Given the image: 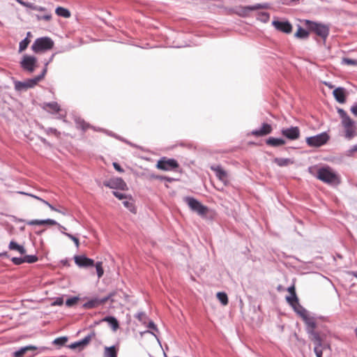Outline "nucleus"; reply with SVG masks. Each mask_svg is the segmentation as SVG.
Listing matches in <instances>:
<instances>
[{"instance_id": "1", "label": "nucleus", "mask_w": 357, "mask_h": 357, "mask_svg": "<svg viewBox=\"0 0 357 357\" xmlns=\"http://www.w3.org/2000/svg\"><path fill=\"white\" fill-rule=\"evenodd\" d=\"M314 167H310L309 172L321 181L332 185L337 186L341 183L340 174L328 165H324L317 169L316 174L312 172Z\"/></svg>"}, {"instance_id": "2", "label": "nucleus", "mask_w": 357, "mask_h": 357, "mask_svg": "<svg viewBox=\"0 0 357 357\" xmlns=\"http://www.w3.org/2000/svg\"><path fill=\"white\" fill-rule=\"evenodd\" d=\"M337 113L341 119L342 126L344 130V137L350 140L357 135L356 123L343 109H338Z\"/></svg>"}, {"instance_id": "3", "label": "nucleus", "mask_w": 357, "mask_h": 357, "mask_svg": "<svg viewBox=\"0 0 357 357\" xmlns=\"http://www.w3.org/2000/svg\"><path fill=\"white\" fill-rule=\"evenodd\" d=\"M311 341L314 344V351L317 357H331V349L330 345L324 342L320 336H313Z\"/></svg>"}, {"instance_id": "4", "label": "nucleus", "mask_w": 357, "mask_h": 357, "mask_svg": "<svg viewBox=\"0 0 357 357\" xmlns=\"http://www.w3.org/2000/svg\"><path fill=\"white\" fill-rule=\"evenodd\" d=\"M54 41L49 37H41L35 40L31 50L34 53H43L50 50L54 47Z\"/></svg>"}, {"instance_id": "5", "label": "nucleus", "mask_w": 357, "mask_h": 357, "mask_svg": "<svg viewBox=\"0 0 357 357\" xmlns=\"http://www.w3.org/2000/svg\"><path fill=\"white\" fill-rule=\"evenodd\" d=\"M305 24L310 31L326 40L329 34L328 26L310 20H305Z\"/></svg>"}, {"instance_id": "6", "label": "nucleus", "mask_w": 357, "mask_h": 357, "mask_svg": "<svg viewBox=\"0 0 357 357\" xmlns=\"http://www.w3.org/2000/svg\"><path fill=\"white\" fill-rule=\"evenodd\" d=\"M184 200L190 208L197 212L199 215H204L208 212L207 207L202 204L197 199L193 197H186Z\"/></svg>"}, {"instance_id": "7", "label": "nucleus", "mask_w": 357, "mask_h": 357, "mask_svg": "<svg viewBox=\"0 0 357 357\" xmlns=\"http://www.w3.org/2000/svg\"><path fill=\"white\" fill-rule=\"evenodd\" d=\"M20 66L23 70L33 73L38 66L37 59L34 56L24 54L20 61Z\"/></svg>"}, {"instance_id": "8", "label": "nucleus", "mask_w": 357, "mask_h": 357, "mask_svg": "<svg viewBox=\"0 0 357 357\" xmlns=\"http://www.w3.org/2000/svg\"><path fill=\"white\" fill-rule=\"evenodd\" d=\"M329 139V136L326 132H321L315 136L306 138V143L311 147H319L325 144Z\"/></svg>"}, {"instance_id": "9", "label": "nucleus", "mask_w": 357, "mask_h": 357, "mask_svg": "<svg viewBox=\"0 0 357 357\" xmlns=\"http://www.w3.org/2000/svg\"><path fill=\"white\" fill-rule=\"evenodd\" d=\"M178 167L177 161L174 159L162 158L157 162L156 167L164 171H172Z\"/></svg>"}, {"instance_id": "10", "label": "nucleus", "mask_w": 357, "mask_h": 357, "mask_svg": "<svg viewBox=\"0 0 357 357\" xmlns=\"http://www.w3.org/2000/svg\"><path fill=\"white\" fill-rule=\"evenodd\" d=\"M103 183L104 185L112 189H118L121 190H128L127 184L121 178H112L105 181Z\"/></svg>"}, {"instance_id": "11", "label": "nucleus", "mask_w": 357, "mask_h": 357, "mask_svg": "<svg viewBox=\"0 0 357 357\" xmlns=\"http://www.w3.org/2000/svg\"><path fill=\"white\" fill-rule=\"evenodd\" d=\"M272 24L278 31L285 33H289L292 31V26L287 21L274 20L272 22Z\"/></svg>"}, {"instance_id": "12", "label": "nucleus", "mask_w": 357, "mask_h": 357, "mask_svg": "<svg viewBox=\"0 0 357 357\" xmlns=\"http://www.w3.org/2000/svg\"><path fill=\"white\" fill-rule=\"evenodd\" d=\"M47 66H48V62H45V67H44L40 75H39L33 78L28 79L26 80L27 89L34 87L36 85L38 84V83L40 81H41L45 77V76L47 73Z\"/></svg>"}, {"instance_id": "13", "label": "nucleus", "mask_w": 357, "mask_h": 357, "mask_svg": "<svg viewBox=\"0 0 357 357\" xmlns=\"http://www.w3.org/2000/svg\"><path fill=\"white\" fill-rule=\"evenodd\" d=\"M75 263L79 267H90L94 265V261L84 255H77L74 257Z\"/></svg>"}, {"instance_id": "14", "label": "nucleus", "mask_w": 357, "mask_h": 357, "mask_svg": "<svg viewBox=\"0 0 357 357\" xmlns=\"http://www.w3.org/2000/svg\"><path fill=\"white\" fill-rule=\"evenodd\" d=\"M282 134L291 140H295L300 136V130L298 127H291L289 128L283 129Z\"/></svg>"}, {"instance_id": "15", "label": "nucleus", "mask_w": 357, "mask_h": 357, "mask_svg": "<svg viewBox=\"0 0 357 357\" xmlns=\"http://www.w3.org/2000/svg\"><path fill=\"white\" fill-rule=\"evenodd\" d=\"M271 131L272 128L271 125L268 123H263L259 129L252 130V135L257 137L264 136L271 133Z\"/></svg>"}, {"instance_id": "16", "label": "nucleus", "mask_w": 357, "mask_h": 357, "mask_svg": "<svg viewBox=\"0 0 357 357\" xmlns=\"http://www.w3.org/2000/svg\"><path fill=\"white\" fill-rule=\"evenodd\" d=\"M211 168L222 182L226 183L228 181L227 173L220 166H212Z\"/></svg>"}, {"instance_id": "17", "label": "nucleus", "mask_w": 357, "mask_h": 357, "mask_svg": "<svg viewBox=\"0 0 357 357\" xmlns=\"http://www.w3.org/2000/svg\"><path fill=\"white\" fill-rule=\"evenodd\" d=\"M90 337L86 336L80 341L75 342L68 346L71 349L82 350L90 342Z\"/></svg>"}, {"instance_id": "18", "label": "nucleus", "mask_w": 357, "mask_h": 357, "mask_svg": "<svg viewBox=\"0 0 357 357\" xmlns=\"http://www.w3.org/2000/svg\"><path fill=\"white\" fill-rule=\"evenodd\" d=\"M302 319H303L307 326V333L310 335H313V330L316 327V322L314 319L310 317L309 313L306 314V316L302 317Z\"/></svg>"}, {"instance_id": "19", "label": "nucleus", "mask_w": 357, "mask_h": 357, "mask_svg": "<svg viewBox=\"0 0 357 357\" xmlns=\"http://www.w3.org/2000/svg\"><path fill=\"white\" fill-rule=\"evenodd\" d=\"M333 94L335 100L340 103H344L346 101V93L345 89L342 87H338L335 89Z\"/></svg>"}, {"instance_id": "20", "label": "nucleus", "mask_w": 357, "mask_h": 357, "mask_svg": "<svg viewBox=\"0 0 357 357\" xmlns=\"http://www.w3.org/2000/svg\"><path fill=\"white\" fill-rule=\"evenodd\" d=\"M26 224L28 225H56L58 223L52 219H46V220H32L30 221L26 222Z\"/></svg>"}, {"instance_id": "21", "label": "nucleus", "mask_w": 357, "mask_h": 357, "mask_svg": "<svg viewBox=\"0 0 357 357\" xmlns=\"http://www.w3.org/2000/svg\"><path fill=\"white\" fill-rule=\"evenodd\" d=\"M36 347L34 346H26L22 347L18 351H16L14 352L13 356L14 357H23L26 354H27L29 351L33 352L36 350Z\"/></svg>"}, {"instance_id": "22", "label": "nucleus", "mask_w": 357, "mask_h": 357, "mask_svg": "<svg viewBox=\"0 0 357 357\" xmlns=\"http://www.w3.org/2000/svg\"><path fill=\"white\" fill-rule=\"evenodd\" d=\"M43 107L50 113L59 112L61 110L60 106L56 102L44 103Z\"/></svg>"}, {"instance_id": "23", "label": "nucleus", "mask_w": 357, "mask_h": 357, "mask_svg": "<svg viewBox=\"0 0 357 357\" xmlns=\"http://www.w3.org/2000/svg\"><path fill=\"white\" fill-rule=\"evenodd\" d=\"M273 162L279 167H285L292 165L294 160L290 158H275Z\"/></svg>"}, {"instance_id": "24", "label": "nucleus", "mask_w": 357, "mask_h": 357, "mask_svg": "<svg viewBox=\"0 0 357 357\" xmlns=\"http://www.w3.org/2000/svg\"><path fill=\"white\" fill-rule=\"evenodd\" d=\"M19 193L20 194H22V195H28L29 197H31L36 199H38L39 200L40 202H41L42 203H43L44 204L47 205L52 211H58V208H55L54 206H52V204H50L48 202L45 201V199L36 196V195H32V194H29V193H26V192H20Z\"/></svg>"}, {"instance_id": "25", "label": "nucleus", "mask_w": 357, "mask_h": 357, "mask_svg": "<svg viewBox=\"0 0 357 357\" xmlns=\"http://www.w3.org/2000/svg\"><path fill=\"white\" fill-rule=\"evenodd\" d=\"M117 349L115 346L106 347L104 349V357H116Z\"/></svg>"}, {"instance_id": "26", "label": "nucleus", "mask_w": 357, "mask_h": 357, "mask_svg": "<svg viewBox=\"0 0 357 357\" xmlns=\"http://www.w3.org/2000/svg\"><path fill=\"white\" fill-rule=\"evenodd\" d=\"M285 142L281 138L270 137L267 139L266 144L273 146H279L284 144Z\"/></svg>"}, {"instance_id": "27", "label": "nucleus", "mask_w": 357, "mask_h": 357, "mask_svg": "<svg viewBox=\"0 0 357 357\" xmlns=\"http://www.w3.org/2000/svg\"><path fill=\"white\" fill-rule=\"evenodd\" d=\"M123 206L127 208L130 212L135 213L136 208L133 202V200L131 197L127 198L123 201Z\"/></svg>"}, {"instance_id": "28", "label": "nucleus", "mask_w": 357, "mask_h": 357, "mask_svg": "<svg viewBox=\"0 0 357 357\" xmlns=\"http://www.w3.org/2000/svg\"><path fill=\"white\" fill-rule=\"evenodd\" d=\"M105 321L108 323L109 326L115 331L119 328V323L116 319L113 317H108L104 319Z\"/></svg>"}, {"instance_id": "29", "label": "nucleus", "mask_w": 357, "mask_h": 357, "mask_svg": "<svg viewBox=\"0 0 357 357\" xmlns=\"http://www.w3.org/2000/svg\"><path fill=\"white\" fill-rule=\"evenodd\" d=\"M9 249L12 250H17L20 254L23 255L25 253L26 250L24 248L22 245H18L15 241H10L9 244Z\"/></svg>"}, {"instance_id": "30", "label": "nucleus", "mask_w": 357, "mask_h": 357, "mask_svg": "<svg viewBox=\"0 0 357 357\" xmlns=\"http://www.w3.org/2000/svg\"><path fill=\"white\" fill-rule=\"evenodd\" d=\"M55 13L57 15L66 18H68L70 16V11L68 9L63 7H57L56 8Z\"/></svg>"}, {"instance_id": "31", "label": "nucleus", "mask_w": 357, "mask_h": 357, "mask_svg": "<svg viewBox=\"0 0 357 357\" xmlns=\"http://www.w3.org/2000/svg\"><path fill=\"white\" fill-rule=\"evenodd\" d=\"M309 36V32L302 27L299 26L297 31L295 33V37L301 39L307 38Z\"/></svg>"}, {"instance_id": "32", "label": "nucleus", "mask_w": 357, "mask_h": 357, "mask_svg": "<svg viewBox=\"0 0 357 357\" xmlns=\"http://www.w3.org/2000/svg\"><path fill=\"white\" fill-rule=\"evenodd\" d=\"M293 308L294 311L301 317H303L304 316H306V314H308V312L299 304V302L296 305L293 307Z\"/></svg>"}, {"instance_id": "33", "label": "nucleus", "mask_w": 357, "mask_h": 357, "mask_svg": "<svg viewBox=\"0 0 357 357\" xmlns=\"http://www.w3.org/2000/svg\"><path fill=\"white\" fill-rule=\"evenodd\" d=\"M287 303L293 307L298 303V298L296 295H289L286 296Z\"/></svg>"}, {"instance_id": "34", "label": "nucleus", "mask_w": 357, "mask_h": 357, "mask_svg": "<svg viewBox=\"0 0 357 357\" xmlns=\"http://www.w3.org/2000/svg\"><path fill=\"white\" fill-rule=\"evenodd\" d=\"M217 298L223 305H227L228 297H227V295L225 292H218L217 294Z\"/></svg>"}, {"instance_id": "35", "label": "nucleus", "mask_w": 357, "mask_h": 357, "mask_svg": "<svg viewBox=\"0 0 357 357\" xmlns=\"http://www.w3.org/2000/svg\"><path fill=\"white\" fill-rule=\"evenodd\" d=\"M95 266H96L98 277V278H100L104 274L102 263L101 261H98L95 264Z\"/></svg>"}, {"instance_id": "36", "label": "nucleus", "mask_w": 357, "mask_h": 357, "mask_svg": "<svg viewBox=\"0 0 357 357\" xmlns=\"http://www.w3.org/2000/svg\"><path fill=\"white\" fill-rule=\"evenodd\" d=\"M77 127L83 130H86L88 128H89V125L86 123L84 120L78 119L76 120Z\"/></svg>"}, {"instance_id": "37", "label": "nucleus", "mask_w": 357, "mask_h": 357, "mask_svg": "<svg viewBox=\"0 0 357 357\" xmlns=\"http://www.w3.org/2000/svg\"><path fill=\"white\" fill-rule=\"evenodd\" d=\"M29 43L30 40L28 39V38H25L24 40H22L19 45V52H22L25 50L27 48Z\"/></svg>"}, {"instance_id": "38", "label": "nucleus", "mask_w": 357, "mask_h": 357, "mask_svg": "<svg viewBox=\"0 0 357 357\" xmlns=\"http://www.w3.org/2000/svg\"><path fill=\"white\" fill-rule=\"evenodd\" d=\"M147 327L149 328V330L146 331L147 333H151L152 335H155V333L158 332L155 324L151 321L148 322Z\"/></svg>"}, {"instance_id": "39", "label": "nucleus", "mask_w": 357, "mask_h": 357, "mask_svg": "<svg viewBox=\"0 0 357 357\" xmlns=\"http://www.w3.org/2000/svg\"><path fill=\"white\" fill-rule=\"evenodd\" d=\"M63 234H64L65 236L68 237L70 239H71L75 243L76 248H79V239L77 237H75V236H73L69 233H67V232H63Z\"/></svg>"}, {"instance_id": "40", "label": "nucleus", "mask_w": 357, "mask_h": 357, "mask_svg": "<svg viewBox=\"0 0 357 357\" xmlns=\"http://www.w3.org/2000/svg\"><path fill=\"white\" fill-rule=\"evenodd\" d=\"M135 317L142 324H146L147 321V317L144 312H139L135 315Z\"/></svg>"}, {"instance_id": "41", "label": "nucleus", "mask_w": 357, "mask_h": 357, "mask_svg": "<svg viewBox=\"0 0 357 357\" xmlns=\"http://www.w3.org/2000/svg\"><path fill=\"white\" fill-rule=\"evenodd\" d=\"M36 17L38 20L50 21L52 19V14L47 12L44 15H36Z\"/></svg>"}, {"instance_id": "42", "label": "nucleus", "mask_w": 357, "mask_h": 357, "mask_svg": "<svg viewBox=\"0 0 357 357\" xmlns=\"http://www.w3.org/2000/svg\"><path fill=\"white\" fill-rule=\"evenodd\" d=\"M266 8V6L264 4L257 3L253 6H249L246 7V9L248 10H255L258 9H262Z\"/></svg>"}, {"instance_id": "43", "label": "nucleus", "mask_w": 357, "mask_h": 357, "mask_svg": "<svg viewBox=\"0 0 357 357\" xmlns=\"http://www.w3.org/2000/svg\"><path fill=\"white\" fill-rule=\"evenodd\" d=\"M38 261V257L36 255H26L24 256V262L34 263Z\"/></svg>"}, {"instance_id": "44", "label": "nucleus", "mask_w": 357, "mask_h": 357, "mask_svg": "<svg viewBox=\"0 0 357 357\" xmlns=\"http://www.w3.org/2000/svg\"><path fill=\"white\" fill-rule=\"evenodd\" d=\"M67 341L68 338L66 336H63L55 339L53 343L57 345H63Z\"/></svg>"}, {"instance_id": "45", "label": "nucleus", "mask_w": 357, "mask_h": 357, "mask_svg": "<svg viewBox=\"0 0 357 357\" xmlns=\"http://www.w3.org/2000/svg\"><path fill=\"white\" fill-rule=\"evenodd\" d=\"M15 89L17 90L27 89L26 80L24 82H18L15 84Z\"/></svg>"}, {"instance_id": "46", "label": "nucleus", "mask_w": 357, "mask_h": 357, "mask_svg": "<svg viewBox=\"0 0 357 357\" xmlns=\"http://www.w3.org/2000/svg\"><path fill=\"white\" fill-rule=\"evenodd\" d=\"M78 301V298L77 297H73V298H68L66 303V305L68 307H71L73 305H74L75 304H76Z\"/></svg>"}, {"instance_id": "47", "label": "nucleus", "mask_w": 357, "mask_h": 357, "mask_svg": "<svg viewBox=\"0 0 357 357\" xmlns=\"http://www.w3.org/2000/svg\"><path fill=\"white\" fill-rule=\"evenodd\" d=\"M113 195L116 197L118 198L119 199H122V200H124V199H126L128 198L127 195L123 194V193H121V192H116V191H114L113 192Z\"/></svg>"}, {"instance_id": "48", "label": "nucleus", "mask_w": 357, "mask_h": 357, "mask_svg": "<svg viewBox=\"0 0 357 357\" xmlns=\"http://www.w3.org/2000/svg\"><path fill=\"white\" fill-rule=\"evenodd\" d=\"M12 261L16 265H20L22 263H24V257H13L12 259Z\"/></svg>"}, {"instance_id": "49", "label": "nucleus", "mask_w": 357, "mask_h": 357, "mask_svg": "<svg viewBox=\"0 0 357 357\" xmlns=\"http://www.w3.org/2000/svg\"><path fill=\"white\" fill-rule=\"evenodd\" d=\"M343 62L348 65H357V60L351 59H344Z\"/></svg>"}, {"instance_id": "50", "label": "nucleus", "mask_w": 357, "mask_h": 357, "mask_svg": "<svg viewBox=\"0 0 357 357\" xmlns=\"http://www.w3.org/2000/svg\"><path fill=\"white\" fill-rule=\"evenodd\" d=\"M269 20V14L267 13H262L261 15V20L266 22Z\"/></svg>"}, {"instance_id": "51", "label": "nucleus", "mask_w": 357, "mask_h": 357, "mask_svg": "<svg viewBox=\"0 0 357 357\" xmlns=\"http://www.w3.org/2000/svg\"><path fill=\"white\" fill-rule=\"evenodd\" d=\"M63 303V298H61V297H59V298H56L55 301L53 303V305H61Z\"/></svg>"}, {"instance_id": "52", "label": "nucleus", "mask_w": 357, "mask_h": 357, "mask_svg": "<svg viewBox=\"0 0 357 357\" xmlns=\"http://www.w3.org/2000/svg\"><path fill=\"white\" fill-rule=\"evenodd\" d=\"M288 292L290 295H296L294 285H291L287 289Z\"/></svg>"}, {"instance_id": "53", "label": "nucleus", "mask_w": 357, "mask_h": 357, "mask_svg": "<svg viewBox=\"0 0 357 357\" xmlns=\"http://www.w3.org/2000/svg\"><path fill=\"white\" fill-rule=\"evenodd\" d=\"M113 166L116 171H118L119 172H123V169L121 168V167L118 163L114 162Z\"/></svg>"}, {"instance_id": "54", "label": "nucleus", "mask_w": 357, "mask_h": 357, "mask_svg": "<svg viewBox=\"0 0 357 357\" xmlns=\"http://www.w3.org/2000/svg\"><path fill=\"white\" fill-rule=\"evenodd\" d=\"M33 10H38V11H43V12H46L47 11L45 8L41 7V6H33Z\"/></svg>"}, {"instance_id": "55", "label": "nucleus", "mask_w": 357, "mask_h": 357, "mask_svg": "<svg viewBox=\"0 0 357 357\" xmlns=\"http://www.w3.org/2000/svg\"><path fill=\"white\" fill-rule=\"evenodd\" d=\"M22 5L31 9H33V6H35V5L27 2L22 3Z\"/></svg>"}, {"instance_id": "56", "label": "nucleus", "mask_w": 357, "mask_h": 357, "mask_svg": "<svg viewBox=\"0 0 357 357\" xmlns=\"http://www.w3.org/2000/svg\"><path fill=\"white\" fill-rule=\"evenodd\" d=\"M351 111L355 116H357V105L352 106Z\"/></svg>"}, {"instance_id": "57", "label": "nucleus", "mask_w": 357, "mask_h": 357, "mask_svg": "<svg viewBox=\"0 0 357 357\" xmlns=\"http://www.w3.org/2000/svg\"><path fill=\"white\" fill-rule=\"evenodd\" d=\"M113 294H110L107 297H105L103 298L101 301H100V303H105L107 300H109V298H111L112 297Z\"/></svg>"}, {"instance_id": "58", "label": "nucleus", "mask_w": 357, "mask_h": 357, "mask_svg": "<svg viewBox=\"0 0 357 357\" xmlns=\"http://www.w3.org/2000/svg\"><path fill=\"white\" fill-rule=\"evenodd\" d=\"M357 151V144L356 145H354L351 149L349 150L350 153H354Z\"/></svg>"}, {"instance_id": "59", "label": "nucleus", "mask_w": 357, "mask_h": 357, "mask_svg": "<svg viewBox=\"0 0 357 357\" xmlns=\"http://www.w3.org/2000/svg\"><path fill=\"white\" fill-rule=\"evenodd\" d=\"M58 225L59 228L60 229V231H61V232L62 234H63V232H66V231H66V227H64L63 226L61 225H60V224H59V223H58V225Z\"/></svg>"}, {"instance_id": "60", "label": "nucleus", "mask_w": 357, "mask_h": 357, "mask_svg": "<svg viewBox=\"0 0 357 357\" xmlns=\"http://www.w3.org/2000/svg\"><path fill=\"white\" fill-rule=\"evenodd\" d=\"M56 212H59V213H61L63 215H66V212L65 210L62 211V210L58 209V211H56Z\"/></svg>"}, {"instance_id": "61", "label": "nucleus", "mask_w": 357, "mask_h": 357, "mask_svg": "<svg viewBox=\"0 0 357 357\" xmlns=\"http://www.w3.org/2000/svg\"><path fill=\"white\" fill-rule=\"evenodd\" d=\"M54 54H53L51 57L50 58V59L47 61L48 62V64L53 60L54 59Z\"/></svg>"}, {"instance_id": "62", "label": "nucleus", "mask_w": 357, "mask_h": 357, "mask_svg": "<svg viewBox=\"0 0 357 357\" xmlns=\"http://www.w3.org/2000/svg\"><path fill=\"white\" fill-rule=\"evenodd\" d=\"M17 1L18 3H20L21 5H22V3H24V1H22V0H17Z\"/></svg>"}, {"instance_id": "63", "label": "nucleus", "mask_w": 357, "mask_h": 357, "mask_svg": "<svg viewBox=\"0 0 357 357\" xmlns=\"http://www.w3.org/2000/svg\"><path fill=\"white\" fill-rule=\"evenodd\" d=\"M354 275L355 278H357V271L354 273Z\"/></svg>"}, {"instance_id": "64", "label": "nucleus", "mask_w": 357, "mask_h": 357, "mask_svg": "<svg viewBox=\"0 0 357 357\" xmlns=\"http://www.w3.org/2000/svg\"><path fill=\"white\" fill-rule=\"evenodd\" d=\"M355 332H356V335H357V328H356Z\"/></svg>"}]
</instances>
